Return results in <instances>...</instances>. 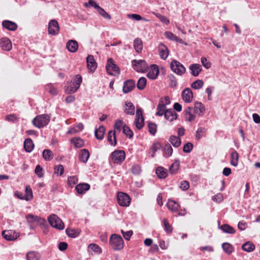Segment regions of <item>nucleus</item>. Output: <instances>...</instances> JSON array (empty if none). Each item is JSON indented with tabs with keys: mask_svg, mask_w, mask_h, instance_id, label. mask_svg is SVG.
<instances>
[{
	"mask_svg": "<svg viewBox=\"0 0 260 260\" xmlns=\"http://www.w3.org/2000/svg\"><path fill=\"white\" fill-rule=\"evenodd\" d=\"M205 111V108L203 104L200 102H196L194 107H188L184 110L185 120L190 122L194 120L196 115L194 114L200 115Z\"/></svg>",
	"mask_w": 260,
	"mask_h": 260,
	"instance_id": "f257e3e1",
	"label": "nucleus"
},
{
	"mask_svg": "<svg viewBox=\"0 0 260 260\" xmlns=\"http://www.w3.org/2000/svg\"><path fill=\"white\" fill-rule=\"evenodd\" d=\"M109 243L114 251H119L123 248L124 241L122 237L117 234H112L109 239Z\"/></svg>",
	"mask_w": 260,
	"mask_h": 260,
	"instance_id": "f03ea898",
	"label": "nucleus"
},
{
	"mask_svg": "<svg viewBox=\"0 0 260 260\" xmlns=\"http://www.w3.org/2000/svg\"><path fill=\"white\" fill-rule=\"evenodd\" d=\"M50 120V116L47 114L37 116L32 120V124L36 127L41 128L46 126Z\"/></svg>",
	"mask_w": 260,
	"mask_h": 260,
	"instance_id": "7ed1b4c3",
	"label": "nucleus"
},
{
	"mask_svg": "<svg viewBox=\"0 0 260 260\" xmlns=\"http://www.w3.org/2000/svg\"><path fill=\"white\" fill-rule=\"evenodd\" d=\"M125 153L123 150H116L110 154V161L115 164L121 165L125 160Z\"/></svg>",
	"mask_w": 260,
	"mask_h": 260,
	"instance_id": "20e7f679",
	"label": "nucleus"
},
{
	"mask_svg": "<svg viewBox=\"0 0 260 260\" xmlns=\"http://www.w3.org/2000/svg\"><path fill=\"white\" fill-rule=\"evenodd\" d=\"M106 68L107 73L110 75L116 76L120 74L119 68L114 63L112 58L108 59Z\"/></svg>",
	"mask_w": 260,
	"mask_h": 260,
	"instance_id": "39448f33",
	"label": "nucleus"
},
{
	"mask_svg": "<svg viewBox=\"0 0 260 260\" xmlns=\"http://www.w3.org/2000/svg\"><path fill=\"white\" fill-rule=\"evenodd\" d=\"M48 222L51 226L59 230L64 229V223L55 214H52L48 218Z\"/></svg>",
	"mask_w": 260,
	"mask_h": 260,
	"instance_id": "423d86ee",
	"label": "nucleus"
},
{
	"mask_svg": "<svg viewBox=\"0 0 260 260\" xmlns=\"http://www.w3.org/2000/svg\"><path fill=\"white\" fill-rule=\"evenodd\" d=\"M170 68L173 72L179 76H182L186 72V69L184 66L175 59L173 60L171 62Z\"/></svg>",
	"mask_w": 260,
	"mask_h": 260,
	"instance_id": "0eeeda50",
	"label": "nucleus"
},
{
	"mask_svg": "<svg viewBox=\"0 0 260 260\" xmlns=\"http://www.w3.org/2000/svg\"><path fill=\"white\" fill-rule=\"evenodd\" d=\"M132 63L134 70L137 72L144 73L148 68L147 63L144 60L134 59Z\"/></svg>",
	"mask_w": 260,
	"mask_h": 260,
	"instance_id": "6e6552de",
	"label": "nucleus"
},
{
	"mask_svg": "<svg viewBox=\"0 0 260 260\" xmlns=\"http://www.w3.org/2000/svg\"><path fill=\"white\" fill-rule=\"evenodd\" d=\"M117 200L120 206L127 207L131 203V199L127 193L123 192H118L117 194Z\"/></svg>",
	"mask_w": 260,
	"mask_h": 260,
	"instance_id": "1a4fd4ad",
	"label": "nucleus"
},
{
	"mask_svg": "<svg viewBox=\"0 0 260 260\" xmlns=\"http://www.w3.org/2000/svg\"><path fill=\"white\" fill-rule=\"evenodd\" d=\"M135 122L138 129H141L144 125V118L142 115V110L141 108H137Z\"/></svg>",
	"mask_w": 260,
	"mask_h": 260,
	"instance_id": "9d476101",
	"label": "nucleus"
},
{
	"mask_svg": "<svg viewBox=\"0 0 260 260\" xmlns=\"http://www.w3.org/2000/svg\"><path fill=\"white\" fill-rule=\"evenodd\" d=\"M59 30V27L58 22L55 19L51 20L48 24V34L54 36L58 34Z\"/></svg>",
	"mask_w": 260,
	"mask_h": 260,
	"instance_id": "9b49d317",
	"label": "nucleus"
},
{
	"mask_svg": "<svg viewBox=\"0 0 260 260\" xmlns=\"http://www.w3.org/2000/svg\"><path fill=\"white\" fill-rule=\"evenodd\" d=\"M159 72L158 67L155 64H151L147 77L150 79L155 80L157 78Z\"/></svg>",
	"mask_w": 260,
	"mask_h": 260,
	"instance_id": "f8f14e48",
	"label": "nucleus"
},
{
	"mask_svg": "<svg viewBox=\"0 0 260 260\" xmlns=\"http://www.w3.org/2000/svg\"><path fill=\"white\" fill-rule=\"evenodd\" d=\"M135 86V82L134 80H126L123 83L122 91L124 93H129L133 90Z\"/></svg>",
	"mask_w": 260,
	"mask_h": 260,
	"instance_id": "ddd939ff",
	"label": "nucleus"
},
{
	"mask_svg": "<svg viewBox=\"0 0 260 260\" xmlns=\"http://www.w3.org/2000/svg\"><path fill=\"white\" fill-rule=\"evenodd\" d=\"M183 100L186 103H190L193 99V93L189 88H186L182 92L181 94Z\"/></svg>",
	"mask_w": 260,
	"mask_h": 260,
	"instance_id": "4468645a",
	"label": "nucleus"
},
{
	"mask_svg": "<svg viewBox=\"0 0 260 260\" xmlns=\"http://www.w3.org/2000/svg\"><path fill=\"white\" fill-rule=\"evenodd\" d=\"M2 236L7 241H14L17 238V234L12 230L4 231Z\"/></svg>",
	"mask_w": 260,
	"mask_h": 260,
	"instance_id": "2eb2a0df",
	"label": "nucleus"
},
{
	"mask_svg": "<svg viewBox=\"0 0 260 260\" xmlns=\"http://www.w3.org/2000/svg\"><path fill=\"white\" fill-rule=\"evenodd\" d=\"M87 66L90 72H94L97 68V63L92 55H88L86 58Z\"/></svg>",
	"mask_w": 260,
	"mask_h": 260,
	"instance_id": "dca6fc26",
	"label": "nucleus"
},
{
	"mask_svg": "<svg viewBox=\"0 0 260 260\" xmlns=\"http://www.w3.org/2000/svg\"><path fill=\"white\" fill-rule=\"evenodd\" d=\"M158 51L160 57L162 59H166L169 55V50L167 47L162 43L158 45Z\"/></svg>",
	"mask_w": 260,
	"mask_h": 260,
	"instance_id": "f3484780",
	"label": "nucleus"
},
{
	"mask_svg": "<svg viewBox=\"0 0 260 260\" xmlns=\"http://www.w3.org/2000/svg\"><path fill=\"white\" fill-rule=\"evenodd\" d=\"M78 87L71 81L68 82L64 87V92L68 94H72L78 90Z\"/></svg>",
	"mask_w": 260,
	"mask_h": 260,
	"instance_id": "a211bd4d",
	"label": "nucleus"
},
{
	"mask_svg": "<svg viewBox=\"0 0 260 260\" xmlns=\"http://www.w3.org/2000/svg\"><path fill=\"white\" fill-rule=\"evenodd\" d=\"M166 105L164 103L162 99H160L158 104L157 106V112L155 114L156 115L161 116L164 115L166 111H167Z\"/></svg>",
	"mask_w": 260,
	"mask_h": 260,
	"instance_id": "6ab92c4d",
	"label": "nucleus"
},
{
	"mask_svg": "<svg viewBox=\"0 0 260 260\" xmlns=\"http://www.w3.org/2000/svg\"><path fill=\"white\" fill-rule=\"evenodd\" d=\"M66 48L69 51L74 53L78 50V44L76 41L71 40L67 42L66 44Z\"/></svg>",
	"mask_w": 260,
	"mask_h": 260,
	"instance_id": "aec40b11",
	"label": "nucleus"
},
{
	"mask_svg": "<svg viewBox=\"0 0 260 260\" xmlns=\"http://www.w3.org/2000/svg\"><path fill=\"white\" fill-rule=\"evenodd\" d=\"M2 26L7 29L11 31H14L17 29V24L10 20H4L2 22Z\"/></svg>",
	"mask_w": 260,
	"mask_h": 260,
	"instance_id": "412c9836",
	"label": "nucleus"
},
{
	"mask_svg": "<svg viewBox=\"0 0 260 260\" xmlns=\"http://www.w3.org/2000/svg\"><path fill=\"white\" fill-rule=\"evenodd\" d=\"M164 116L165 119L170 121L176 120L177 118V114L173 109H168L164 114Z\"/></svg>",
	"mask_w": 260,
	"mask_h": 260,
	"instance_id": "4be33fe9",
	"label": "nucleus"
},
{
	"mask_svg": "<svg viewBox=\"0 0 260 260\" xmlns=\"http://www.w3.org/2000/svg\"><path fill=\"white\" fill-rule=\"evenodd\" d=\"M189 69L191 71V75L194 77L198 76L202 71L201 66L198 63L190 64L189 67Z\"/></svg>",
	"mask_w": 260,
	"mask_h": 260,
	"instance_id": "5701e85b",
	"label": "nucleus"
},
{
	"mask_svg": "<svg viewBox=\"0 0 260 260\" xmlns=\"http://www.w3.org/2000/svg\"><path fill=\"white\" fill-rule=\"evenodd\" d=\"M90 187V186L89 184L83 183L77 184L75 187V189L78 193L83 194L88 190Z\"/></svg>",
	"mask_w": 260,
	"mask_h": 260,
	"instance_id": "b1692460",
	"label": "nucleus"
},
{
	"mask_svg": "<svg viewBox=\"0 0 260 260\" xmlns=\"http://www.w3.org/2000/svg\"><path fill=\"white\" fill-rule=\"evenodd\" d=\"M218 228L222 230L223 233L226 234H234L236 232L235 230L228 224H223L220 226L219 221H218Z\"/></svg>",
	"mask_w": 260,
	"mask_h": 260,
	"instance_id": "393cba45",
	"label": "nucleus"
},
{
	"mask_svg": "<svg viewBox=\"0 0 260 260\" xmlns=\"http://www.w3.org/2000/svg\"><path fill=\"white\" fill-rule=\"evenodd\" d=\"M90 156V153L89 151L86 149H82L80 151L79 159V160L83 162L86 163Z\"/></svg>",
	"mask_w": 260,
	"mask_h": 260,
	"instance_id": "a878e982",
	"label": "nucleus"
},
{
	"mask_svg": "<svg viewBox=\"0 0 260 260\" xmlns=\"http://www.w3.org/2000/svg\"><path fill=\"white\" fill-rule=\"evenodd\" d=\"M1 47L2 49L5 51L10 50L12 48V45L10 40L7 38L2 39V41L1 42Z\"/></svg>",
	"mask_w": 260,
	"mask_h": 260,
	"instance_id": "bb28decb",
	"label": "nucleus"
},
{
	"mask_svg": "<svg viewBox=\"0 0 260 260\" xmlns=\"http://www.w3.org/2000/svg\"><path fill=\"white\" fill-rule=\"evenodd\" d=\"M105 133V128L104 126L101 125L95 130L94 136L98 140H102L104 139Z\"/></svg>",
	"mask_w": 260,
	"mask_h": 260,
	"instance_id": "cd10ccee",
	"label": "nucleus"
},
{
	"mask_svg": "<svg viewBox=\"0 0 260 260\" xmlns=\"http://www.w3.org/2000/svg\"><path fill=\"white\" fill-rule=\"evenodd\" d=\"M24 148L27 152H30L34 148V144L32 140L30 138L26 139L23 143Z\"/></svg>",
	"mask_w": 260,
	"mask_h": 260,
	"instance_id": "c85d7f7f",
	"label": "nucleus"
},
{
	"mask_svg": "<svg viewBox=\"0 0 260 260\" xmlns=\"http://www.w3.org/2000/svg\"><path fill=\"white\" fill-rule=\"evenodd\" d=\"M81 232V230L79 229H71L67 228L66 230L67 235L71 238H75L79 236Z\"/></svg>",
	"mask_w": 260,
	"mask_h": 260,
	"instance_id": "c756f323",
	"label": "nucleus"
},
{
	"mask_svg": "<svg viewBox=\"0 0 260 260\" xmlns=\"http://www.w3.org/2000/svg\"><path fill=\"white\" fill-rule=\"evenodd\" d=\"M26 219L28 223H41L42 220H44L43 218L41 217L35 216L31 214H29L26 215Z\"/></svg>",
	"mask_w": 260,
	"mask_h": 260,
	"instance_id": "7c9ffc66",
	"label": "nucleus"
},
{
	"mask_svg": "<svg viewBox=\"0 0 260 260\" xmlns=\"http://www.w3.org/2000/svg\"><path fill=\"white\" fill-rule=\"evenodd\" d=\"M125 109L124 112L128 115H133L135 113V106L134 104L128 101L125 103Z\"/></svg>",
	"mask_w": 260,
	"mask_h": 260,
	"instance_id": "2f4dec72",
	"label": "nucleus"
},
{
	"mask_svg": "<svg viewBox=\"0 0 260 260\" xmlns=\"http://www.w3.org/2000/svg\"><path fill=\"white\" fill-rule=\"evenodd\" d=\"M155 173L160 179H165L168 176L167 170L161 167H157L155 170Z\"/></svg>",
	"mask_w": 260,
	"mask_h": 260,
	"instance_id": "473e14b6",
	"label": "nucleus"
},
{
	"mask_svg": "<svg viewBox=\"0 0 260 260\" xmlns=\"http://www.w3.org/2000/svg\"><path fill=\"white\" fill-rule=\"evenodd\" d=\"M108 141L111 145L115 146L117 144L115 131H110L108 134Z\"/></svg>",
	"mask_w": 260,
	"mask_h": 260,
	"instance_id": "72a5a7b5",
	"label": "nucleus"
},
{
	"mask_svg": "<svg viewBox=\"0 0 260 260\" xmlns=\"http://www.w3.org/2000/svg\"><path fill=\"white\" fill-rule=\"evenodd\" d=\"M167 206L168 208L170 210H171L173 212H177L179 208H181V206L179 204L171 200H169Z\"/></svg>",
	"mask_w": 260,
	"mask_h": 260,
	"instance_id": "f704fd0d",
	"label": "nucleus"
},
{
	"mask_svg": "<svg viewBox=\"0 0 260 260\" xmlns=\"http://www.w3.org/2000/svg\"><path fill=\"white\" fill-rule=\"evenodd\" d=\"M239 160V154L236 151L234 150L231 154V164L234 166L236 167L238 165Z\"/></svg>",
	"mask_w": 260,
	"mask_h": 260,
	"instance_id": "c9c22d12",
	"label": "nucleus"
},
{
	"mask_svg": "<svg viewBox=\"0 0 260 260\" xmlns=\"http://www.w3.org/2000/svg\"><path fill=\"white\" fill-rule=\"evenodd\" d=\"M42 156L46 161H50L53 158L54 154L51 150L47 149L43 150Z\"/></svg>",
	"mask_w": 260,
	"mask_h": 260,
	"instance_id": "e433bc0d",
	"label": "nucleus"
},
{
	"mask_svg": "<svg viewBox=\"0 0 260 260\" xmlns=\"http://www.w3.org/2000/svg\"><path fill=\"white\" fill-rule=\"evenodd\" d=\"M169 141L175 147H178L180 146L181 143L180 138L174 135L170 136Z\"/></svg>",
	"mask_w": 260,
	"mask_h": 260,
	"instance_id": "4c0bfd02",
	"label": "nucleus"
},
{
	"mask_svg": "<svg viewBox=\"0 0 260 260\" xmlns=\"http://www.w3.org/2000/svg\"><path fill=\"white\" fill-rule=\"evenodd\" d=\"M242 249L247 252H251L255 249V245L252 242L248 241L242 245Z\"/></svg>",
	"mask_w": 260,
	"mask_h": 260,
	"instance_id": "58836bf2",
	"label": "nucleus"
},
{
	"mask_svg": "<svg viewBox=\"0 0 260 260\" xmlns=\"http://www.w3.org/2000/svg\"><path fill=\"white\" fill-rule=\"evenodd\" d=\"M134 47L136 51L140 53L142 51L143 49L142 41L139 38L136 39L134 41Z\"/></svg>",
	"mask_w": 260,
	"mask_h": 260,
	"instance_id": "ea45409f",
	"label": "nucleus"
},
{
	"mask_svg": "<svg viewBox=\"0 0 260 260\" xmlns=\"http://www.w3.org/2000/svg\"><path fill=\"white\" fill-rule=\"evenodd\" d=\"M71 142L74 144V146L76 148H81L84 145V141L80 138H75L71 139Z\"/></svg>",
	"mask_w": 260,
	"mask_h": 260,
	"instance_id": "a19ab883",
	"label": "nucleus"
},
{
	"mask_svg": "<svg viewBox=\"0 0 260 260\" xmlns=\"http://www.w3.org/2000/svg\"><path fill=\"white\" fill-rule=\"evenodd\" d=\"M147 80L145 77L140 78L137 82V87L140 90H143L146 85Z\"/></svg>",
	"mask_w": 260,
	"mask_h": 260,
	"instance_id": "79ce46f5",
	"label": "nucleus"
},
{
	"mask_svg": "<svg viewBox=\"0 0 260 260\" xmlns=\"http://www.w3.org/2000/svg\"><path fill=\"white\" fill-rule=\"evenodd\" d=\"M222 248L223 251L228 254H231L234 250L233 245L229 243H223L222 244Z\"/></svg>",
	"mask_w": 260,
	"mask_h": 260,
	"instance_id": "37998d69",
	"label": "nucleus"
},
{
	"mask_svg": "<svg viewBox=\"0 0 260 260\" xmlns=\"http://www.w3.org/2000/svg\"><path fill=\"white\" fill-rule=\"evenodd\" d=\"M180 166L179 160H176L169 168L170 173L172 174H175L177 173Z\"/></svg>",
	"mask_w": 260,
	"mask_h": 260,
	"instance_id": "c03bdc74",
	"label": "nucleus"
},
{
	"mask_svg": "<svg viewBox=\"0 0 260 260\" xmlns=\"http://www.w3.org/2000/svg\"><path fill=\"white\" fill-rule=\"evenodd\" d=\"M88 248L97 254H101L102 253V248L98 245L94 243H91L89 244Z\"/></svg>",
	"mask_w": 260,
	"mask_h": 260,
	"instance_id": "a18cd8bd",
	"label": "nucleus"
},
{
	"mask_svg": "<svg viewBox=\"0 0 260 260\" xmlns=\"http://www.w3.org/2000/svg\"><path fill=\"white\" fill-rule=\"evenodd\" d=\"M173 148L169 143L165 145L164 150V155L166 157H169L172 155Z\"/></svg>",
	"mask_w": 260,
	"mask_h": 260,
	"instance_id": "49530a36",
	"label": "nucleus"
},
{
	"mask_svg": "<svg viewBox=\"0 0 260 260\" xmlns=\"http://www.w3.org/2000/svg\"><path fill=\"white\" fill-rule=\"evenodd\" d=\"M168 78L170 81L169 86L171 88H175L177 86V82L175 76L173 74H169Z\"/></svg>",
	"mask_w": 260,
	"mask_h": 260,
	"instance_id": "de8ad7c7",
	"label": "nucleus"
},
{
	"mask_svg": "<svg viewBox=\"0 0 260 260\" xmlns=\"http://www.w3.org/2000/svg\"><path fill=\"white\" fill-rule=\"evenodd\" d=\"M25 198L24 200L29 201L32 200L33 198V194L31 189L29 186H27L25 187Z\"/></svg>",
	"mask_w": 260,
	"mask_h": 260,
	"instance_id": "09e8293b",
	"label": "nucleus"
},
{
	"mask_svg": "<svg viewBox=\"0 0 260 260\" xmlns=\"http://www.w3.org/2000/svg\"><path fill=\"white\" fill-rule=\"evenodd\" d=\"M122 132L129 139H131L133 137V132L126 124H124L122 126Z\"/></svg>",
	"mask_w": 260,
	"mask_h": 260,
	"instance_id": "8fccbe9b",
	"label": "nucleus"
},
{
	"mask_svg": "<svg viewBox=\"0 0 260 260\" xmlns=\"http://www.w3.org/2000/svg\"><path fill=\"white\" fill-rule=\"evenodd\" d=\"M163 225L164 226V230L167 234H171L173 231L172 226L170 224L167 219L165 218L162 220Z\"/></svg>",
	"mask_w": 260,
	"mask_h": 260,
	"instance_id": "3c124183",
	"label": "nucleus"
},
{
	"mask_svg": "<svg viewBox=\"0 0 260 260\" xmlns=\"http://www.w3.org/2000/svg\"><path fill=\"white\" fill-rule=\"evenodd\" d=\"M204 85V82L202 80L198 79L191 84V87L194 89H199L201 88Z\"/></svg>",
	"mask_w": 260,
	"mask_h": 260,
	"instance_id": "603ef678",
	"label": "nucleus"
},
{
	"mask_svg": "<svg viewBox=\"0 0 260 260\" xmlns=\"http://www.w3.org/2000/svg\"><path fill=\"white\" fill-rule=\"evenodd\" d=\"M26 258L27 260H39L40 256L38 253L30 251L27 253Z\"/></svg>",
	"mask_w": 260,
	"mask_h": 260,
	"instance_id": "864d4df0",
	"label": "nucleus"
},
{
	"mask_svg": "<svg viewBox=\"0 0 260 260\" xmlns=\"http://www.w3.org/2000/svg\"><path fill=\"white\" fill-rule=\"evenodd\" d=\"M162 148L161 145L159 142L153 143L151 147V151L152 152V157H154L155 153L160 150Z\"/></svg>",
	"mask_w": 260,
	"mask_h": 260,
	"instance_id": "5fc2aeb1",
	"label": "nucleus"
},
{
	"mask_svg": "<svg viewBox=\"0 0 260 260\" xmlns=\"http://www.w3.org/2000/svg\"><path fill=\"white\" fill-rule=\"evenodd\" d=\"M206 129L205 127H200L196 131V138L199 140L201 139L203 136V134L205 133Z\"/></svg>",
	"mask_w": 260,
	"mask_h": 260,
	"instance_id": "6e6d98bb",
	"label": "nucleus"
},
{
	"mask_svg": "<svg viewBox=\"0 0 260 260\" xmlns=\"http://www.w3.org/2000/svg\"><path fill=\"white\" fill-rule=\"evenodd\" d=\"M72 81L77 87H78V88L79 89L82 82V78L80 75L78 74L75 76Z\"/></svg>",
	"mask_w": 260,
	"mask_h": 260,
	"instance_id": "4d7b16f0",
	"label": "nucleus"
},
{
	"mask_svg": "<svg viewBox=\"0 0 260 260\" xmlns=\"http://www.w3.org/2000/svg\"><path fill=\"white\" fill-rule=\"evenodd\" d=\"M149 132L152 135H154L156 132V124L154 123L149 122L148 123Z\"/></svg>",
	"mask_w": 260,
	"mask_h": 260,
	"instance_id": "13d9d810",
	"label": "nucleus"
},
{
	"mask_svg": "<svg viewBox=\"0 0 260 260\" xmlns=\"http://www.w3.org/2000/svg\"><path fill=\"white\" fill-rule=\"evenodd\" d=\"M77 182L78 178L76 176H71L68 177V184L70 187H73Z\"/></svg>",
	"mask_w": 260,
	"mask_h": 260,
	"instance_id": "bf43d9fd",
	"label": "nucleus"
},
{
	"mask_svg": "<svg viewBox=\"0 0 260 260\" xmlns=\"http://www.w3.org/2000/svg\"><path fill=\"white\" fill-rule=\"evenodd\" d=\"M97 11L105 19H107L109 20L111 19V15L109 14L107 12H106L105 10L101 7H100L97 10Z\"/></svg>",
	"mask_w": 260,
	"mask_h": 260,
	"instance_id": "052dcab7",
	"label": "nucleus"
},
{
	"mask_svg": "<svg viewBox=\"0 0 260 260\" xmlns=\"http://www.w3.org/2000/svg\"><path fill=\"white\" fill-rule=\"evenodd\" d=\"M193 149V144L190 142L185 144L183 147V151L185 153H190Z\"/></svg>",
	"mask_w": 260,
	"mask_h": 260,
	"instance_id": "680f3d73",
	"label": "nucleus"
},
{
	"mask_svg": "<svg viewBox=\"0 0 260 260\" xmlns=\"http://www.w3.org/2000/svg\"><path fill=\"white\" fill-rule=\"evenodd\" d=\"M55 173L59 176H61L64 172V167L62 165L56 166L54 168Z\"/></svg>",
	"mask_w": 260,
	"mask_h": 260,
	"instance_id": "e2e57ef3",
	"label": "nucleus"
},
{
	"mask_svg": "<svg viewBox=\"0 0 260 260\" xmlns=\"http://www.w3.org/2000/svg\"><path fill=\"white\" fill-rule=\"evenodd\" d=\"M141 172V167L138 165L133 166L131 169V172L135 175H139Z\"/></svg>",
	"mask_w": 260,
	"mask_h": 260,
	"instance_id": "0e129e2a",
	"label": "nucleus"
},
{
	"mask_svg": "<svg viewBox=\"0 0 260 260\" xmlns=\"http://www.w3.org/2000/svg\"><path fill=\"white\" fill-rule=\"evenodd\" d=\"M127 16L129 18L134 19L137 21H139L141 20H147L145 18L141 17V15L137 14H128Z\"/></svg>",
	"mask_w": 260,
	"mask_h": 260,
	"instance_id": "69168bd1",
	"label": "nucleus"
},
{
	"mask_svg": "<svg viewBox=\"0 0 260 260\" xmlns=\"http://www.w3.org/2000/svg\"><path fill=\"white\" fill-rule=\"evenodd\" d=\"M202 65L207 69L211 67V63L208 61L205 57H202L201 59Z\"/></svg>",
	"mask_w": 260,
	"mask_h": 260,
	"instance_id": "338daca9",
	"label": "nucleus"
},
{
	"mask_svg": "<svg viewBox=\"0 0 260 260\" xmlns=\"http://www.w3.org/2000/svg\"><path fill=\"white\" fill-rule=\"evenodd\" d=\"M165 36L166 38H167L168 39L172 41H175L176 39L177 36H176L174 34H173L171 31H166L165 32Z\"/></svg>",
	"mask_w": 260,
	"mask_h": 260,
	"instance_id": "774afa93",
	"label": "nucleus"
}]
</instances>
